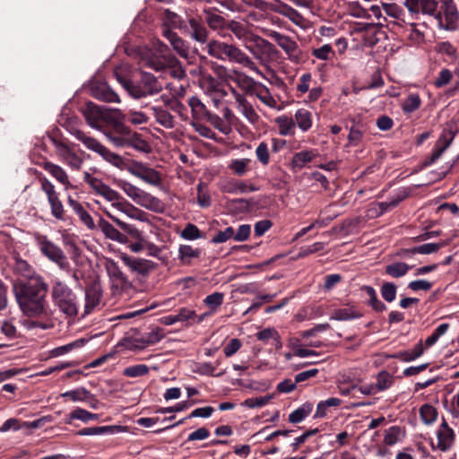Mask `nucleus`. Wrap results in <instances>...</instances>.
<instances>
[{"mask_svg": "<svg viewBox=\"0 0 459 459\" xmlns=\"http://www.w3.org/2000/svg\"><path fill=\"white\" fill-rule=\"evenodd\" d=\"M313 411V404L305 403L289 415V421L297 424L304 420Z\"/></svg>", "mask_w": 459, "mask_h": 459, "instance_id": "c03bdc74", "label": "nucleus"}, {"mask_svg": "<svg viewBox=\"0 0 459 459\" xmlns=\"http://www.w3.org/2000/svg\"><path fill=\"white\" fill-rule=\"evenodd\" d=\"M128 171L134 177L144 181L145 183L159 186L161 185V174L156 169L143 164L142 162H134L128 169Z\"/></svg>", "mask_w": 459, "mask_h": 459, "instance_id": "f8f14e48", "label": "nucleus"}, {"mask_svg": "<svg viewBox=\"0 0 459 459\" xmlns=\"http://www.w3.org/2000/svg\"><path fill=\"white\" fill-rule=\"evenodd\" d=\"M243 46L247 49L253 56L264 63L263 55L269 53L273 50V46L268 40L262 37L252 33L246 41H243Z\"/></svg>", "mask_w": 459, "mask_h": 459, "instance_id": "ddd939ff", "label": "nucleus"}, {"mask_svg": "<svg viewBox=\"0 0 459 459\" xmlns=\"http://www.w3.org/2000/svg\"><path fill=\"white\" fill-rule=\"evenodd\" d=\"M185 25L186 24H184V21L179 15L169 10L165 11L163 16L162 30L164 29L171 30L172 28L184 29Z\"/></svg>", "mask_w": 459, "mask_h": 459, "instance_id": "09e8293b", "label": "nucleus"}, {"mask_svg": "<svg viewBox=\"0 0 459 459\" xmlns=\"http://www.w3.org/2000/svg\"><path fill=\"white\" fill-rule=\"evenodd\" d=\"M122 86L134 99H141L147 96L158 94L163 89L162 82L159 78L147 72H141L140 80L137 83L117 77Z\"/></svg>", "mask_w": 459, "mask_h": 459, "instance_id": "39448f33", "label": "nucleus"}, {"mask_svg": "<svg viewBox=\"0 0 459 459\" xmlns=\"http://www.w3.org/2000/svg\"><path fill=\"white\" fill-rule=\"evenodd\" d=\"M411 265L403 262H395L385 266V273L393 278H401L407 274Z\"/></svg>", "mask_w": 459, "mask_h": 459, "instance_id": "de8ad7c7", "label": "nucleus"}, {"mask_svg": "<svg viewBox=\"0 0 459 459\" xmlns=\"http://www.w3.org/2000/svg\"><path fill=\"white\" fill-rule=\"evenodd\" d=\"M201 86L208 95L221 94V96L226 95V91L220 88L218 81L211 75H204L201 79Z\"/></svg>", "mask_w": 459, "mask_h": 459, "instance_id": "2f4dec72", "label": "nucleus"}, {"mask_svg": "<svg viewBox=\"0 0 459 459\" xmlns=\"http://www.w3.org/2000/svg\"><path fill=\"white\" fill-rule=\"evenodd\" d=\"M252 95H255L261 102L271 108H278L277 101L271 94L270 90L261 82L259 85H256Z\"/></svg>", "mask_w": 459, "mask_h": 459, "instance_id": "c85d7f7f", "label": "nucleus"}, {"mask_svg": "<svg viewBox=\"0 0 459 459\" xmlns=\"http://www.w3.org/2000/svg\"><path fill=\"white\" fill-rule=\"evenodd\" d=\"M110 205L112 208L133 219L135 218V212H138V209L128 203L122 195L119 196L117 201L113 202Z\"/></svg>", "mask_w": 459, "mask_h": 459, "instance_id": "49530a36", "label": "nucleus"}, {"mask_svg": "<svg viewBox=\"0 0 459 459\" xmlns=\"http://www.w3.org/2000/svg\"><path fill=\"white\" fill-rule=\"evenodd\" d=\"M48 202L51 208V214L56 220L64 221L65 219V208L59 199V195L48 199Z\"/></svg>", "mask_w": 459, "mask_h": 459, "instance_id": "e2e57ef3", "label": "nucleus"}, {"mask_svg": "<svg viewBox=\"0 0 459 459\" xmlns=\"http://www.w3.org/2000/svg\"><path fill=\"white\" fill-rule=\"evenodd\" d=\"M179 236L186 240H195L202 238L201 231L193 223H187Z\"/></svg>", "mask_w": 459, "mask_h": 459, "instance_id": "774afa93", "label": "nucleus"}, {"mask_svg": "<svg viewBox=\"0 0 459 459\" xmlns=\"http://www.w3.org/2000/svg\"><path fill=\"white\" fill-rule=\"evenodd\" d=\"M405 437V431L400 426H392L385 430L384 443L394 446Z\"/></svg>", "mask_w": 459, "mask_h": 459, "instance_id": "c9c22d12", "label": "nucleus"}, {"mask_svg": "<svg viewBox=\"0 0 459 459\" xmlns=\"http://www.w3.org/2000/svg\"><path fill=\"white\" fill-rule=\"evenodd\" d=\"M420 417L423 424L427 426L433 425L438 416L437 410L429 403H424L419 410Z\"/></svg>", "mask_w": 459, "mask_h": 459, "instance_id": "e433bc0d", "label": "nucleus"}, {"mask_svg": "<svg viewBox=\"0 0 459 459\" xmlns=\"http://www.w3.org/2000/svg\"><path fill=\"white\" fill-rule=\"evenodd\" d=\"M68 204L75 212V214L79 217L81 221L90 230H93L95 228V223L91 216V214L83 208V206L73 199L72 197H68Z\"/></svg>", "mask_w": 459, "mask_h": 459, "instance_id": "bb28decb", "label": "nucleus"}, {"mask_svg": "<svg viewBox=\"0 0 459 459\" xmlns=\"http://www.w3.org/2000/svg\"><path fill=\"white\" fill-rule=\"evenodd\" d=\"M275 122L279 126L280 134L289 135L292 134L295 122L291 118L286 116H281L275 119Z\"/></svg>", "mask_w": 459, "mask_h": 459, "instance_id": "680f3d73", "label": "nucleus"}, {"mask_svg": "<svg viewBox=\"0 0 459 459\" xmlns=\"http://www.w3.org/2000/svg\"><path fill=\"white\" fill-rule=\"evenodd\" d=\"M188 105L192 109L193 116L196 118H205L211 113L205 105L195 96H192L188 100Z\"/></svg>", "mask_w": 459, "mask_h": 459, "instance_id": "603ef678", "label": "nucleus"}, {"mask_svg": "<svg viewBox=\"0 0 459 459\" xmlns=\"http://www.w3.org/2000/svg\"><path fill=\"white\" fill-rule=\"evenodd\" d=\"M207 53L219 60L237 63L264 78L262 71L244 51L233 44L212 40L207 44Z\"/></svg>", "mask_w": 459, "mask_h": 459, "instance_id": "7ed1b4c3", "label": "nucleus"}, {"mask_svg": "<svg viewBox=\"0 0 459 459\" xmlns=\"http://www.w3.org/2000/svg\"><path fill=\"white\" fill-rule=\"evenodd\" d=\"M250 159H235L230 162L229 169L233 172V174L242 177L250 170Z\"/></svg>", "mask_w": 459, "mask_h": 459, "instance_id": "a18cd8bd", "label": "nucleus"}, {"mask_svg": "<svg viewBox=\"0 0 459 459\" xmlns=\"http://www.w3.org/2000/svg\"><path fill=\"white\" fill-rule=\"evenodd\" d=\"M162 35L169 41L173 49L182 57L186 58L189 55L188 44L183 40L176 32L170 29H164Z\"/></svg>", "mask_w": 459, "mask_h": 459, "instance_id": "aec40b11", "label": "nucleus"}, {"mask_svg": "<svg viewBox=\"0 0 459 459\" xmlns=\"http://www.w3.org/2000/svg\"><path fill=\"white\" fill-rule=\"evenodd\" d=\"M149 371L150 368L147 365L137 364L126 368L123 370V375L128 377H138L147 375Z\"/></svg>", "mask_w": 459, "mask_h": 459, "instance_id": "69168bd1", "label": "nucleus"}, {"mask_svg": "<svg viewBox=\"0 0 459 459\" xmlns=\"http://www.w3.org/2000/svg\"><path fill=\"white\" fill-rule=\"evenodd\" d=\"M368 297V304L377 312H383L386 309V306L378 299L377 291L371 286L364 285L360 288Z\"/></svg>", "mask_w": 459, "mask_h": 459, "instance_id": "58836bf2", "label": "nucleus"}, {"mask_svg": "<svg viewBox=\"0 0 459 459\" xmlns=\"http://www.w3.org/2000/svg\"><path fill=\"white\" fill-rule=\"evenodd\" d=\"M404 5L411 13L431 17L440 30L458 27L459 11L454 0H405Z\"/></svg>", "mask_w": 459, "mask_h": 459, "instance_id": "f03ea898", "label": "nucleus"}, {"mask_svg": "<svg viewBox=\"0 0 459 459\" xmlns=\"http://www.w3.org/2000/svg\"><path fill=\"white\" fill-rule=\"evenodd\" d=\"M258 188L254 185H247L244 181H230L224 186V191L230 194H245L255 192Z\"/></svg>", "mask_w": 459, "mask_h": 459, "instance_id": "ea45409f", "label": "nucleus"}, {"mask_svg": "<svg viewBox=\"0 0 459 459\" xmlns=\"http://www.w3.org/2000/svg\"><path fill=\"white\" fill-rule=\"evenodd\" d=\"M34 238L36 245L46 257L56 264L61 269H65L68 265L66 256L63 250L50 241L47 236L37 233Z\"/></svg>", "mask_w": 459, "mask_h": 459, "instance_id": "1a4fd4ad", "label": "nucleus"}, {"mask_svg": "<svg viewBox=\"0 0 459 459\" xmlns=\"http://www.w3.org/2000/svg\"><path fill=\"white\" fill-rule=\"evenodd\" d=\"M104 107L98 106L92 102H88L82 109V114L87 124L99 131H103L101 125Z\"/></svg>", "mask_w": 459, "mask_h": 459, "instance_id": "4468645a", "label": "nucleus"}, {"mask_svg": "<svg viewBox=\"0 0 459 459\" xmlns=\"http://www.w3.org/2000/svg\"><path fill=\"white\" fill-rule=\"evenodd\" d=\"M437 444H431L433 450H438L440 452L449 451L455 443V432L448 425L445 418H442V421L436 431Z\"/></svg>", "mask_w": 459, "mask_h": 459, "instance_id": "9b49d317", "label": "nucleus"}, {"mask_svg": "<svg viewBox=\"0 0 459 459\" xmlns=\"http://www.w3.org/2000/svg\"><path fill=\"white\" fill-rule=\"evenodd\" d=\"M233 73L236 76L233 81L238 83L240 88L244 89L247 91V92L252 95L255 91V89L256 88V85H259L260 82H255L253 78L239 71L233 70Z\"/></svg>", "mask_w": 459, "mask_h": 459, "instance_id": "c756f323", "label": "nucleus"}, {"mask_svg": "<svg viewBox=\"0 0 459 459\" xmlns=\"http://www.w3.org/2000/svg\"><path fill=\"white\" fill-rule=\"evenodd\" d=\"M224 295L221 292H213L205 297L204 303L210 308V311L216 312L223 302Z\"/></svg>", "mask_w": 459, "mask_h": 459, "instance_id": "0e129e2a", "label": "nucleus"}, {"mask_svg": "<svg viewBox=\"0 0 459 459\" xmlns=\"http://www.w3.org/2000/svg\"><path fill=\"white\" fill-rule=\"evenodd\" d=\"M226 29H229L241 42L246 41L253 33L244 23L237 21L229 22Z\"/></svg>", "mask_w": 459, "mask_h": 459, "instance_id": "a19ab883", "label": "nucleus"}, {"mask_svg": "<svg viewBox=\"0 0 459 459\" xmlns=\"http://www.w3.org/2000/svg\"><path fill=\"white\" fill-rule=\"evenodd\" d=\"M123 345L129 351H141L147 347L143 335L140 334L125 338Z\"/></svg>", "mask_w": 459, "mask_h": 459, "instance_id": "6e6d98bb", "label": "nucleus"}, {"mask_svg": "<svg viewBox=\"0 0 459 459\" xmlns=\"http://www.w3.org/2000/svg\"><path fill=\"white\" fill-rule=\"evenodd\" d=\"M71 134L78 141L82 142L87 149L100 155L107 162L118 169H123L125 165L123 158L102 145L97 139L87 135L84 132L79 129L71 131Z\"/></svg>", "mask_w": 459, "mask_h": 459, "instance_id": "423d86ee", "label": "nucleus"}, {"mask_svg": "<svg viewBox=\"0 0 459 459\" xmlns=\"http://www.w3.org/2000/svg\"><path fill=\"white\" fill-rule=\"evenodd\" d=\"M55 152L59 160L68 166L71 169H81L83 160L74 152L66 141L52 137L50 139Z\"/></svg>", "mask_w": 459, "mask_h": 459, "instance_id": "6e6552de", "label": "nucleus"}, {"mask_svg": "<svg viewBox=\"0 0 459 459\" xmlns=\"http://www.w3.org/2000/svg\"><path fill=\"white\" fill-rule=\"evenodd\" d=\"M48 286L42 276L30 280H18L13 285V291L19 308L23 315L46 316L48 315L47 293Z\"/></svg>", "mask_w": 459, "mask_h": 459, "instance_id": "f257e3e1", "label": "nucleus"}, {"mask_svg": "<svg viewBox=\"0 0 459 459\" xmlns=\"http://www.w3.org/2000/svg\"><path fill=\"white\" fill-rule=\"evenodd\" d=\"M184 30L189 34L191 39L199 43H205L208 39L207 29L201 21L194 17L188 19V25H185Z\"/></svg>", "mask_w": 459, "mask_h": 459, "instance_id": "a211bd4d", "label": "nucleus"}, {"mask_svg": "<svg viewBox=\"0 0 459 459\" xmlns=\"http://www.w3.org/2000/svg\"><path fill=\"white\" fill-rule=\"evenodd\" d=\"M105 268L114 286L126 289L130 285L127 276L121 271L117 263L109 259L106 262Z\"/></svg>", "mask_w": 459, "mask_h": 459, "instance_id": "dca6fc26", "label": "nucleus"}, {"mask_svg": "<svg viewBox=\"0 0 459 459\" xmlns=\"http://www.w3.org/2000/svg\"><path fill=\"white\" fill-rule=\"evenodd\" d=\"M200 255L201 250L190 245H180L178 248V259L182 264H190L192 259L199 258Z\"/></svg>", "mask_w": 459, "mask_h": 459, "instance_id": "f704fd0d", "label": "nucleus"}, {"mask_svg": "<svg viewBox=\"0 0 459 459\" xmlns=\"http://www.w3.org/2000/svg\"><path fill=\"white\" fill-rule=\"evenodd\" d=\"M196 317L195 311L187 307H181L176 314L168 315L161 318L162 324L172 325L178 322H189Z\"/></svg>", "mask_w": 459, "mask_h": 459, "instance_id": "b1692460", "label": "nucleus"}, {"mask_svg": "<svg viewBox=\"0 0 459 459\" xmlns=\"http://www.w3.org/2000/svg\"><path fill=\"white\" fill-rule=\"evenodd\" d=\"M141 65L143 67L151 68L156 72L163 71L167 67L164 59L158 57L152 53H147L142 56Z\"/></svg>", "mask_w": 459, "mask_h": 459, "instance_id": "7c9ffc66", "label": "nucleus"}, {"mask_svg": "<svg viewBox=\"0 0 459 459\" xmlns=\"http://www.w3.org/2000/svg\"><path fill=\"white\" fill-rule=\"evenodd\" d=\"M424 352L422 342H420L412 350L401 351L395 355H394V358L400 359L405 362H409L411 360L416 359L417 358L420 357Z\"/></svg>", "mask_w": 459, "mask_h": 459, "instance_id": "864d4df0", "label": "nucleus"}, {"mask_svg": "<svg viewBox=\"0 0 459 459\" xmlns=\"http://www.w3.org/2000/svg\"><path fill=\"white\" fill-rule=\"evenodd\" d=\"M152 110L157 123L168 129L174 127V118L169 111L158 107H153Z\"/></svg>", "mask_w": 459, "mask_h": 459, "instance_id": "37998d69", "label": "nucleus"}, {"mask_svg": "<svg viewBox=\"0 0 459 459\" xmlns=\"http://www.w3.org/2000/svg\"><path fill=\"white\" fill-rule=\"evenodd\" d=\"M231 92L234 96L237 103L238 110L252 124H255L258 121V115L255 111L253 106L247 101L246 97L235 89H231Z\"/></svg>", "mask_w": 459, "mask_h": 459, "instance_id": "f3484780", "label": "nucleus"}, {"mask_svg": "<svg viewBox=\"0 0 459 459\" xmlns=\"http://www.w3.org/2000/svg\"><path fill=\"white\" fill-rule=\"evenodd\" d=\"M270 37L281 47L288 55H294L298 49L297 43L290 37L281 34L277 31H272Z\"/></svg>", "mask_w": 459, "mask_h": 459, "instance_id": "cd10ccee", "label": "nucleus"}, {"mask_svg": "<svg viewBox=\"0 0 459 459\" xmlns=\"http://www.w3.org/2000/svg\"><path fill=\"white\" fill-rule=\"evenodd\" d=\"M102 292L97 283L88 286L85 290L84 315L90 314L100 302Z\"/></svg>", "mask_w": 459, "mask_h": 459, "instance_id": "412c9836", "label": "nucleus"}, {"mask_svg": "<svg viewBox=\"0 0 459 459\" xmlns=\"http://www.w3.org/2000/svg\"><path fill=\"white\" fill-rule=\"evenodd\" d=\"M316 154V151L311 149L294 153L290 160V169L292 170L301 169L306 164L311 162Z\"/></svg>", "mask_w": 459, "mask_h": 459, "instance_id": "a878e982", "label": "nucleus"}, {"mask_svg": "<svg viewBox=\"0 0 459 459\" xmlns=\"http://www.w3.org/2000/svg\"><path fill=\"white\" fill-rule=\"evenodd\" d=\"M205 119L224 134H229L231 132L230 126L216 114L210 113Z\"/></svg>", "mask_w": 459, "mask_h": 459, "instance_id": "13d9d810", "label": "nucleus"}, {"mask_svg": "<svg viewBox=\"0 0 459 459\" xmlns=\"http://www.w3.org/2000/svg\"><path fill=\"white\" fill-rule=\"evenodd\" d=\"M14 270L17 273L24 278L23 280H30L34 276H40L35 273L32 267L26 261L22 259L16 260Z\"/></svg>", "mask_w": 459, "mask_h": 459, "instance_id": "4d7b16f0", "label": "nucleus"}, {"mask_svg": "<svg viewBox=\"0 0 459 459\" xmlns=\"http://www.w3.org/2000/svg\"><path fill=\"white\" fill-rule=\"evenodd\" d=\"M120 258L133 272L143 276L155 269V264L147 259L131 257L126 254H123Z\"/></svg>", "mask_w": 459, "mask_h": 459, "instance_id": "2eb2a0df", "label": "nucleus"}, {"mask_svg": "<svg viewBox=\"0 0 459 459\" xmlns=\"http://www.w3.org/2000/svg\"><path fill=\"white\" fill-rule=\"evenodd\" d=\"M40 167L48 171L57 182L62 184L65 188L72 186L68 175L65 170L59 165L50 161H43Z\"/></svg>", "mask_w": 459, "mask_h": 459, "instance_id": "5701e85b", "label": "nucleus"}, {"mask_svg": "<svg viewBox=\"0 0 459 459\" xmlns=\"http://www.w3.org/2000/svg\"><path fill=\"white\" fill-rule=\"evenodd\" d=\"M119 426H100L84 428L77 432L79 436H102L111 435L119 430Z\"/></svg>", "mask_w": 459, "mask_h": 459, "instance_id": "72a5a7b5", "label": "nucleus"}, {"mask_svg": "<svg viewBox=\"0 0 459 459\" xmlns=\"http://www.w3.org/2000/svg\"><path fill=\"white\" fill-rule=\"evenodd\" d=\"M449 244V241L440 240L437 243H426L420 246L416 247V250L418 254L421 255H430L437 253L441 247H444Z\"/></svg>", "mask_w": 459, "mask_h": 459, "instance_id": "052dcab7", "label": "nucleus"}, {"mask_svg": "<svg viewBox=\"0 0 459 459\" xmlns=\"http://www.w3.org/2000/svg\"><path fill=\"white\" fill-rule=\"evenodd\" d=\"M203 13L204 14L205 22L210 29L218 30L219 35L225 38L227 34L223 32V30L226 29L228 22L222 16L215 13L212 8L204 7Z\"/></svg>", "mask_w": 459, "mask_h": 459, "instance_id": "6ab92c4d", "label": "nucleus"}, {"mask_svg": "<svg viewBox=\"0 0 459 459\" xmlns=\"http://www.w3.org/2000/svg\"><path fill=\"white\" fill-rule=\"evenodd\" d=\"M295 122L302 132L308 131L312 126V114L305 108H299L295 113Z\"/></svg>", "mask_w": 459, "mask_h": 459, "instance_id": "79ce46f5", "label": "nucleus"}, {"mask_svg": "<svg viewBox=\"0 0 459 459\" xmlns=\"http://www.w3.org/2000/svg\"><path fill=\"white\" fill-rule=\"evenodd\" d=\"M394 382V377L389 372L382 370L377 374L374 386L378 394L391 387Z\"/></svg>", "mask_w": 459, "mask_h": 459, "instance_id": "8fccbe9b", "label": "nucleus"}, {"mask_svg": "<svg viewBox=\"0 0 459 459\" xmlns=\"http://www.w3.org/2000/svg\"><path fill=\"white\" fill-rule=\"evenodd\" d=\"M94 96L97 99L106 102H120L118 95L106 84H102L97 87L94 90Z\"/></svg>", "mask_w": 459, "mask_h": 459, "instance_id": "4c0bfd02", "label": "nucleus"}, {"mask_svg": "<svg viewBox=\"0 0 459 459\" xmlns=\"http://www.w3.org/2000/svg\"><path fill=\"white\" fill-rule=\"evenodd\" d=\"M97 226L107 238L118 243H125L126 241V237L105 219L100 217Z\"/></svg>", "mask_w": 459, "mask_h": 459, "instance_id": "393cba45", "label": "nucleus"}, {"mask_svg": "<svg viewBox=\"0 0 459 459\" xmlns=\"http://www.w3.org/2000/svg\"><path fill=\"white\" fill-rule=\"evenodd\" d=\"M117 186L135 204L149 210L157 211L160 206V201L151 194L142 190L136 186L120 179Z\"/></svg>", "mask_w": 459, "mask_h": 459, "instance_id": "0eeeda50", "label": "nucleus"}, {"mask_svg": "<svg viewBox=\"0 0 459 459\" xmlns=\"http://www.w3.org/2000/svg\"><path fill=\"white\" fill-rule=\"evenodd\" d=\"M455 134L452 130H444L438 137L432 154L430 156V163H434L437 160L444 152L448 148L454 140Z\"/></svg>", "mask_w": 459, "mask_h": 459, "instance_id": "4be33fe9", "label": "nucleus"}, {"mask_svg": "<svg viewBox=\"0 0 459 459\" xmlns=\"http://www.w3.org/2000/svg\"><path fill=\"white\" fill-rule=\"evenodd\" d=\"M119 120H125V116L119 109L104 107L101 124L105 123L107 126H111Z\"/></svg>", "mask_w": 459, "mask_h": 459, "instance_id": "5fc2aeb1", "label": "nucleus"}, {"mask_svg": "<svg viewBox=\"0 0 459 459\" xmlns=\"http://www.w3.org/2000/svg\"><path fill=\"white\" fill-rule=\"evenodd\" d=\"M51 299L54 306L66 317L74 318L78 315L79 299L73 289L65 282L57 280L53 283Z\"/></svg>", "mask_w": 459, "mask_h": 459, "instance_id": "20e7f679", "label": "nucleus"}, {"mask_svg": "<svg viewBox=\"0 0 459 459\" xmlns=\"http://www.w3.org/2000/svg\"><path fill=\"white\" fill-rule=\"evenodd\" d=\"M109 127L101 132L116 147L123 148L133 143L134 133L125 126L124 120H119Z\"/></svg>", "mask_w": 459, "mask_h": 459, "instance_id": "9d476101", "label": "nucleus"}, {"mask_svg": "<svg viewBox=\"0 0 459 459\" xmlns=\"http://www.w3.org/2000/svg\"><path fill=\"white\" fill-rule=\"evenodd\" d=\"M256 338L264 342H270L276 349H281L282 344L278 332L274 328H265L256 333Z\"/></svg>", "mask_w": 459, "mask_h": 459, "instance_id": "473e14b6", "label": "nucleus"}, {"mask_svg": "<svg viewBox=\"0 0 459 459\" xmlns=\"http://www.w3.org/2000/svg\"><path fill=\"white\" fill-rule=\"evenodd\" d=\"M421 100L418 94H410L403 103L404 113L410 114L417 110L420 106Z\"/></svg>", "mask_w": 459, "mask_h": 459, "instance_id": "338daca9", "label": "nucleus"}, {"mask_svg": "<svg viewBox=\"0 0 459 459\" xmlns=\"http://www.w3.org/2000/svg\"><path fill=\"white\" fill-rule=\"evenodd\" d=\"M99 419V415L91 413L84 409L76 408L69 414L68 423H71L72 420H80L82 422H89Z\"/></svg>", "mask_w": 459, "mask_h": 459, "instance_id": "bf43d9fd", "label": "nucleus"}, {"mask_svg": "<svg viewBox=\"0 0 459 459\" xmlns=\"http://www.w3.org/2000/svg\"><path fill=\"white\" fill-rule=\"evenodd\" d=\"M361 314L353 307H343L334 310L331 316L332 320L346 321L359 318Z\"/></svg>", "mask_w": 459, "mask_h": 459, "instance_id": "3c124183", "label": "nucleus"}]
</instances>
